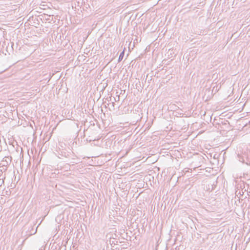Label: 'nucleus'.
<instances>
[{"instance_id": "nucleus-4", "label": "nucleus", "mask_w": 250, "mask_h": 250, "mask_svg": "<svg viewBox=\"0 0 250 250\" xmlns=\"http://www.w3.org/2000/svg\"><path fill=\"white\" fill-rule=\"evenodd\" d=\"M5 164H6V163H4V164H3V165L5 166Z\"/></svg>"}, {"instance_id": "nucleus-1", "label": "nucleus", "mask_w": 250, "mask_h": 250, "mask_svg": "<svg viewBox=\"0 0 250 250\" xmlns=\"http://www.w3.org/2000/svg\"><path fill=\"white\" fill-rule=\"evenodd\" d=\"M244 193V192L243 191V190H242L241 191L240 189H237L235 191L236 196L238 197L239 198V200L240 199V197L241 196H242V197L243 196Z\"/></svg>"}, {"instance_id": "nucleus-5", "label": "nucleus", "mask_w": 250, "mask_h": 250, "mask_svg": "<svg viewBox=\"0 0 250 250\" xmlns=\"http://www.w3.org/2000/svg\"><path fill=\"white\" fill-rule=\"evenodd\" d=\"M5 162H6V164H7L8 162L6 161V160H5Z\"/></svg>"}, {"instance_id": "nucleus-3", "label": "nucleus", "mask_w": 250, "mask_h": 250, "mask_svg": "<svg viewBox=\"0 0 250 250\" xmlns=\"http://www.w3.org/2000/svg\"><path fill=\"white\" fill-rule=\"evenodd\" d=\"M5 164H6V163H4V164H3V165L5 166Z\"/></svg>"}, {"instance_id": "nucleus-2", "label": "nucleus", "mask_w": 250, "mask_h": 250, "mask_svg": "<svg viewBox=\"0 0 250 250\" xmlns=\"http://www.w3.org/2000/svg\"><path fill=\"white\" fill-rule=\"evenodd\" d=\"M125 55V50H124L120 54L118 58V62H120L123 60Z\"/></svg>"}]
</instances>
